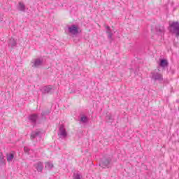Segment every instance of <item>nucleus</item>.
<instances>
[{
    "mask_svg": "<svg viewBox=\"0 0 179 179\" xmlns=\"http://www.w3.org/2000/svg\"><path fill=\"white\" fill-rule=\"evenodd\" d=\"M151 78L153 80H157L158 82H162L163 80V75L156 71L151 73Z\"/></svg>",
    "mask_w": 179,
    "mask_h": 179,
    "instance_id": "obj_1",
    "label": "nucleus"
},
{
    "mask_svg": "<svg viewBox=\"0 0 179 179\" xmlns=\"http://www.w3.org/2000/svg\"><path fill=\"white\" fill-rule=\"evenodd\" d=\"M111 163V158H103L99 164V166L103 169H106V167H110V164Z\"/></svg>",
    "mask_w": 179,
    "mask_h": 179,
    "instance_id": "obj_2",
    "label": "nucleus"
},
{
    "mask_svg": "<svg viewBox=\"0 0 179 179\" xmlns=\"http://www.w3.org/2000/svg\"><path fill=\"white\" fill-rule=\"evenodd\" d=\"M68 30L69 33H70V34H72L73 36H76V34H79V28L75 24L69 27Z\"/></svg>",
    "mask_w": 179,
    "mask_h": 179,
    "instance_id": "obj_3",
    "label": "nucleus"
},
{
    "mask_svg": "<svg viewBox=\"0 0 179 179\" xmlns=\"http://www.w3.org/2000/svg\"><path fill=\"white\" fill-rule=\"evenodd\" d=\"M105 28L106 29V34H108V38L110 41H113V36H114V33L111 30V28L109 26L106 25Z\"/></svg>",
    "mask_w": 179,
    "mask_h": 179,
    "instance_id": "obj_4",
    "label": "nucleus"
},
{
    "mask_svg": "<svg viewBox=\"0 0 179 179\" xmlns=\"http://www.w3.org/2000/svg\"><path fill=\"white\" fill-rule=\"evenodd\" d=\"M51 90H52L51 85L45 86L41 89V92L43 94H48V93H51Z\"/></svg>",
    "mask_w": 179,
    "mask_h": 179,
    "instance_id": "obj_5",
    "label": "nucleus"
},
{
    "mask_svg": "<svg viewBox=\"0 0 179 179\" xmlns=\"http://www.w3.org/2000/svg\"><path fill=\"white\" fill-rule=\"evenodd\" d=\"M59 135L60 136H63V138H66L68 134L66 133V130H65V127H64V125H61L59 129Z\"/></svg>",
    "mask_w": 179,
    "mask_h": 179,
    "instance_id": "obj_6",
    "label": "nucleus"
},
{
    "mask_svg": "<svg viewBox=\"0 0 179 179\" xmlns=\"http://www.w3.org/2000/svg\"><path fill=\"white\" fill-rule=\"evenodd\" d=\"M157 34H159V36H162V34H164V27L158 25L155 28Z\"/></svg>",
    "mask_w": 179,
    "mask_h": 179,
    "instance_id": "obj_7",
    "label": "nucleus"
},
{
    "mask_svg": "<svg viewBox=\"0 0 179 179\" xmlns=\"http://www.w3.org/2000/svg\"><path fill=\"white\" fill-rule=\"evenodd\" d=\"M34 167L35 169H36L38 173H41V171H43V169H44V165L43 164V162H39L34 164Z\"/></svg>",
    "mask_w": 179,
    "mask_h": 179,
    "instance_id": "obj_8",
    "label": "nucleus"
},
{
    "mask_svg": "<svg viewBox=\"0 0 179 179\" xmlns=\"http://www.w3.org/2000/svg\"><path fill=\"white\" fill-rule=\"evenodd\" d=\"M43 65V60L40 59H36L34 62V64L32 66L34 68H38L39 66H41Z\"/></svg>",
    "mask_w": 179,
    "mask_h": 179,
    "instance_id": "obj_9",
    "label": "nucleus"
},
{
    "mask_svg": "<svg viewBox=\"0 0 179 179\" xmlns=\"http://www.w3.org/2000/svg\"><path fill=\"white\" fill-rule=\"evenodd\" d=\"M171 27H172L173 33H176L177 31L179 30V24L178 22H173L172 24H171L170 25Z\"/></svg>",
    "mask_w": 179,
    "mask_h": 179,
    "instance_id": "obj_10",
    "label": "nucleus"
},
{
    "mask_svg": "<svg viewBox=\"0 0 179 179\" xmlns=\"http://www.w3.org/2000/svg\"><path fill=\"white\" fill-rule=\"evenodd\" d=\"M159 66L162 68H166V66H169V62L167 60L163 59L160 60Z\"/></svg>",
    "mask_w": 179,
    "mask_h": 179,
    "instance_id": "obj_11",
    "label": "nucleus"
},
{
    "mask_svg": "<svg viewBox=\"0 0 179 179\" xmlns=\"http://www.w3.org/2000/svg\"><path fill=\"white\" fill-rule=\"evenodd\" d=\"M37 118H38V116L36 114L31 115L29 117V120L33 122L34 124H36V122L37 121Z\"/></svg>",
    "mask_w": 179,
    "mask_h": 179,
    "instance_id": "obj_12",
    "label": "nucleus"
},
{
    "mask_svg": "<svg viewBox=\"0 0 179 179\" xmlns=\"http://www.w3.org/2000/svg\"><path fill=\"white\" fill-rule=\"evenodd\" d=\"M18 10H20V12H24L26 10V6H24V3L22 2L18 3Z\"/></svg>",
    "mask_w": 179,
    "mask_h": 179,
    "instance_id": "obj_13",
    "label": "nucleus"
},
{
    "mask_svg": "<svg viewBox=\"0 0 179 179\" xmlns=\"http://www.w3.org/2000/svg\"><path fill=\"white\" fill-rule=\"evenodd\" d=\"M16 44V41L14 38L10 39V42L8 43L9 47H10L11 48H15Z\"/></svg>",
    "mask_w": 179,
    "mask_h": 179,
    "instance_id": "obj_14",
    "label": "nucleus"
},
{
    "mask_svg": "<svg viewBox=\"0 0 179 179\" xmlns=\"http://www.w3.org/2000/svg\"><path fill=\"white\" fill-rule=\"evenodd\" d=\"M52 167H54V164L51 162H46L45 164V168L48 169V170H51V169H52Z\"/></svg>",
    "mask_w": 179,
    "mask_h": 179,
    "instance_id": "obj_15",
    "label": "nucleus"
},
{
    "mask_svg": "<svg viewBox=\"0 0 179 179\" xmlns=\"http://www.w3.org/2000/svg\"><path fill=\"white\" fill-rule=\"evenodd\" d=\"M40 135V131H32L31 134V139H34L36 136H38Z\"/></svg>",
    "mask_w": 179,
    "mask_h": 179,
    "instance_id": "obj_16",
    "label": "nucleus"
},
{
    "mask_svg": "<svg viewBox=\"0 0 179 179\" xmlns=\"http://www.w3.org/2000/svg\"><path fill=\"white\" fill-rule=\"evenodd\" d=\"M15 157V155L13 154L7 155V162L10 163V162H12Z\"/></svg>",
    "mask_w": 179,
    "mask_h": 179,
    "instance_id": "obj_17",
    "label": "nucleus"
},
{
    "mask_svg": "<svg viewBox=\"0 0 179 179\" xmlns=\"http://www.w3.org/2000/svg\"><path fill=\"white\" fill-rule=\"evenodd\" d=\"M73 178V179H82V175H80V173H74Z\"/></svg>",
    "mask_w": 179,
    "mask_h": 179,
    "instance_id": "obj_18",
    "label": "nucleus"
},
{
    "mask_svg": "<svg viewBox=\"0 0 179 179\" xmlns=\"http://www.w3.org/2000/svg\"><path fill=\"white\" fill-rule=\"evenodd\" d=\"M80 122H83V124H86V122H87V117L82 116L80 117Z\"/></svg>",
    "mask_w": 179,
    "mask_h": 179,
    "instance_id": "obj_19",
    "label": "nucleus"
},
{
    "mask_svg": "<svg viewBox=\"0 0 179 179\" xmlns=\"http://www.w3.org/2000/svg\"><path fill=\"white\" fill-rule=\"evenodd\" d=\"M3 164V155H2V152H0V166H2Z\"/></svg>",
    "mask_w": 179,
    "mask_h": 179,
    "instance_id": "obj_20",
    "label": "nucleus"
},
{
    "mask_svg": "<svg viewBox=\"0 0 179 179\" xmlns=\"http://www.w3.org/2000/svg\"><path fill=\"white\" fill-rule=\"evenodd\" d=\"M106 118L109 120L110 122H113V120H114V118H113V116H111V115H108Z\"/></svg>",
    "mask_w": 179,
    "mask_h": 179,
    "instance_id": "obj_21",
    "label": "nucleus"
},
{
    "mask_svg": "<svg viewBox=\"0 0 179 179\" xmlns=\"http://www.w3.org/2000/svg\"><path fill=\"white\" fill-rule=\"evenodd\" d=\"M24 150L25 153H29V152H30V150L27 147H24Z\"/></svg>",
    "mask_w": 179,
    "mask_h": 179,
    "instance_id": "obj_22",
    "label": "nucleus"
},
{
    "mask_svg": "<svg viewBox=\"0 0 179 179\" xmlns=\"http://www.w3.org/2000/svg\"><path fill=\"white\" fill-rule=\"evenodd\" d=\"M47 114H50V112H48V113H47V112H43V113H41V115H42V117H44V115H47Z\"/></svg>",
    "mask_w": 179,
    "mask_h": 179,
    "instance_id": "obj_23",
    "label": "nucleus"
},
{
    "mask_svg": "<svg viewBox=\"0 0 179 179\" xmlns=\"http://www.w3.org/2000/svg\"><path fill=\"white\" fill-rule=\"evenodd\" d=\"M176 33V36H179V29Z\"/></svg>",
    "mask_w": 179,
    "mask_h": 179,
    "instance_id": "obj_24",
    "label": "nucleus"
},
{
    "mask_svg": "<svg viewBox=\"0 0 179 179\" xmlns=\"http://www.w3.org/2000/svg\"><path fill=\"white\" fill-rule=\"evenodd\" d=\"M0 22H2V20L0 19Z\"/></svg>",
    "mask_w": 179,
    "mask_h": 179,
    "instance_id": "obj_25",
    "label": "nucleus"
},
{
    "mask_svg": "<svg viewBox=\"0 0 179 179\" xmlns=\"http://www.w3.org/2000/svg\"><path fill=\"white\" fill-rule=\"evenodd\" d=\"M178 110H179V108H178Z\"/></svg>",
    "mask_w": 179,
    "mask_h": 179,
    "instance_id": "obj_26",
    "label": "nucleus"
}]
</instances>
